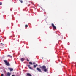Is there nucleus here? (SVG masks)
<instances>
[{
    "label": "nucleus",
    "mask_w": 76,
    "mask_h": 76,
    "mask_svg": "<svg viewBox=\"0 0 76 76\" xmlns=\"http://www.w3.org/2000/svg\"><path fill=\"white\" fill-rule=\"evenodd\" d=\"M41 68H42V69H44L43 71H44L45 72H47L48 69H46V66H45L43 65L42 66V67H41Z\"/></svg>",
    "instance_id": "nucleus-1"
},
{
    "label": "nucleus",
    "mask_w": 76,
    "mask_h": 76,
    "mask_svg": "<svg viewBox=\"0 0 76 76\" xmlns=\"http://www.w3.org/2000/svg\"><path fill=\"white\" fill-rule=\"evenodd\" d=\"M4 62L5 63L6 65V66H10V63H9V62L7 61V60H4Z\"/></svg>",
    "instance_id": "nucleus-2"
},
{
    "label": "nucleus",
    "mask_w": 76,
    "mask_h": 76,
    "mask_svg": "<svg viewBox=\"0 0 76 76\" xmlns=\"http://www.w3.org/2000/svg\"><path fill=\"white\" fill-rule=\"evenodd\" d=\"M52 27L54 28V29H56L57 28H56V26H54V24L52 23Z\"/></svg>",
    "instance_id": "nucleus-3"
},
{
    "label": "nucleus",
    "mask_w": 76,
    "mask_h": 76,
    "mask_svg": "<svg viewBox=\"0 0 76 76\" xmlns=\"http://www.w3.org/2000/svg\"><path fill=\"white\" fill-rule=\"evenodd\" d=\"M37 69L38 71H39V72H41V69H40L39 68H37Z\"/></svg>",
    "instance_id": "nucleus-4"
},
{
    "label": "nucleus",
    "mask_w": 76,
    "mask_h": 76,
    "mask_svg": "<svg viewBox=\"0 0 76 76\" xmlns=\"http://www.w3.org/2000/svg\"><path fill=\"white\" fill-rule=\"evenodd\" d=\"M27 67H28L30 69H31V70H33V69L32 68V67H30V65H27Z\"/></svg>",
    "instance_id": "nucleus-5"
},
{
    "label": "nucleus",
    "mask_w": 76,
    "mask_h": 76,
    "mask_svg": "<svg viewBox=\"0 0 76 76\" xmlns=\"http://www.w3.org/2000/svg\"><path fill=\"white\" fill-rule=\"evenodd\" d=\"M8 69L10 70V72H12L13 70V69L10 67L8 68Z\"/></svg>",
    "instance_id": "nucleus-6"
},
{
    "label": "nucleus",
    "mask_w": 76,
    "mask_h": 76,
    "mask_svg": "<svg viewBox=\"0 0 76 76\" xmlns=\"http://www.w3.org/2000/svg\"><path fill=\"white\" fill-rule=\"evenodd\" d=\"M26 76H32V75L29 73H27V74Z\"/></svg>",
    "instance_id": "nucleus-7"
},
{
    "label": "nucleus",
    "mask_w": 76,
    "mask_h": 76,
    "mask_svg": "<svg viewBox=\"0 0 76 76\" xmlns=\"http://www.w3.org/2000/svg\"><path fill=\"white\" fill-rule=\"evenodd\" d=\"M37 66H38V64H36V65H34V66H33V67L34 68H36V67H37Z\"/></svg>",
    "instance_id": "nucleus-8"
},
{
    "label": "nucleus",
    "mask_w": 76,
    "mask_h": 76,
    "mask_svg": "<svg viewBox=\"0 0 76 76\" xmlns=\"http://www.w3.org/2000/svg\"><path fill=\"white\" fill-rule=\"evenodd\" d=\"M24 60H25V58H22L21 59V61L22 62L23 61H24Z\"/></svg>",
    "instance_id": "nucleus-9"
},
{
    "label": "nucleus",
    "mask_w": 76,
    "mask_h": 76,
    "mask_svg": "<svg viewBox=\"0 0 76 76\" xmlns=\"http://www.w3.org/2000/svg\"><path fill=\"white\" fill-rule=\"evenodd\" d=\"M10 72H8L7 73V76H10Z\"/></svg>",
    "instance_id": "nucleus-10"
},
{
    "label": "nucleus",
    "mask_w": 76,
    "mask_h": 76,
    "mask_svg": "<svg viewBox=\"0 0 76 76\" xmlns=\"http://www.w3.org/2000/svg\"><path fill=\"white\" fill-rule=\"evenodd\" d=\"M8 57H10V58H12V56L10 55H8L7 56Z\"/></svg>",
    "instance_id": "nucleus-11"
},
{
    "label": "nucleus",
    "mask_w": 76,
    "mask_h": 76,
    "mask_svg": "<svg viewBox=\"0 0 76 76\" xmlns=\"http://www.w3.org/2000/svg\"><path fill=\"white\" fill-rule=\"evenodd\" d=\"M29 64H31V65H32V64H33L32 63V62H29Z\"/></svg>",
    "instance_id": "nucleus-12"
},
{
    "label": "nucleus",
    "mask_w": 76,
    "mask_h": 76,
    "mask_svg": "<svg viewBox=\"0 0 76 76\" xmlns=\"http://www.w3.org/2000/svg\"><path fill=\"white\" fill-rule=\"evenodd\" d=\"M19 1H20L21 3H23V1H22V0H19Z\"/></svg>",
    "instance_id": "nucleus-13"
},
{
    "label": "nucleus",
    "mask_w": 76,
    "mask_h": 76,
    "mask_svg": "<svg viewBox=\"0 0 76 76\" xmlns=\"http://www.w3.org/2000/svg\"><path fill=\"white\" fill-rule=\"evenodd\" d=\"M25 26L26 27H28V26L27 25H26Z\"/></svg>",
    "instance_id": "nucleus-14"
},
{
    "label": "nucleus",
    "mask_w": 76,
    "mask_h": 76,
    "mask_svg": "<svg viewBox=\"0 0 76 76\" xmlns=\"http://www.w3.org/2000/svg\"><path fill=\"white\" fill-rule=\"evenodd\" d=\"M2 5V3L0 2V5Z\"/></svg>",
    "instance_id": "nucleus-15"
},
{
    "label": "nucleus",
    "mask_w": 76,
    "mask_h": 76,
    "mask_svg": "<svg viewBox=\"0 0 76 76\" xmlns=\"http://www.w3.org/2000/svg\"><path fill=\"white\" fill-rule=\"evenodd\" d=\"M4 76L3 74H1V76Z\"/></svg>",
    "instance_id": "nucleus-16"
},
{
    "label": "nucleus",
    "mask_w": 76,
    "mask_h": 76,
    "mask_svg": "<svg viewBox=\"0 0 76 76\" xmlns=\"http://www.w3.org/2000/svg\"><path fill=\"white\" fill-rule=\"evenodd\" d=\"M1 44H2V46H3V45H4V44H3L1 43Z\"/></svg>",
    "instance_id": "nucleus-17"
},
{
    "label": "nucleus",
    "mask_w": 76,
    "mask_h": 76,
    "mask_svg": "<svg viewBox=\"0 0 76 76\" xmlns=\"http://www.w3.org/2000/svg\"><path fill=\"white\" fill-rule=\"evenodd\" d=\"M27 61H29V60L28 59H27Z\"/></svg>",
    "instance_id": "nucleus-18"
},
{
    "label": "nucleus",
    "mask_w": 76,
    "mask_h": 76,
    "mask_svg": "<svg viewBox=\"0 0 76 76\" xmlns=\"http://www.w3.org/2000/svg\"><path fill=\"white\" fill-rule=\"evenodd\" d=\"M33 64H35V62H33Z\"/></svg>",
    "instance_id": "nucleus-19"
},
{
    "label": "nucleus",
    "mask_w": 76,
    "mask_h": 76,
    "mask_svg": "<svg viewBox=\"0 0 76 76\" xmlns=\"http://www.w3.org/2000/svg\"><path fill=\"white\" fill-rule=\"evenodd\" d=\"M13 39V40H14L15 39Z\"/></svg>",
    "instance_id": "nucleus-20"
},
{
    "label": "nucleus",
    "mask_w": 76,
    "mask_h": 76,
    "mask_svg": "<svg viewBox=\"0 0 76 76\" xmlns=\"http://www.w3.org/2000/svg\"><path fill=\"white\" fill-rule=\"evenodd\" d=\"M16 76H18V75H17Z\"/></svg>",
    "instance_id": "nucleus-21"
}]
</instances>
